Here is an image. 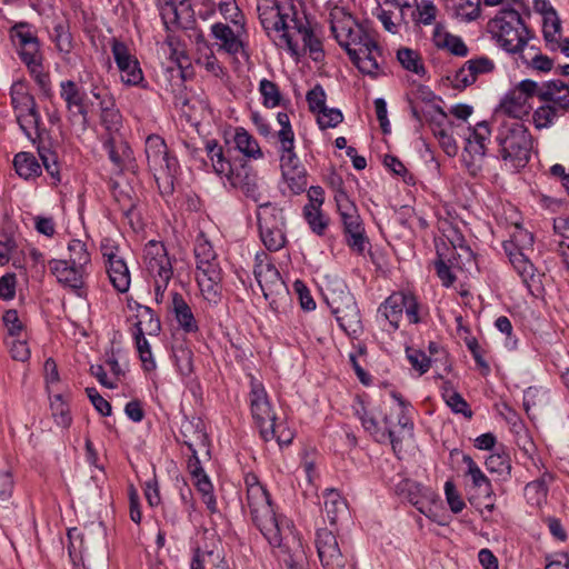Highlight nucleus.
<instances>
[{"instance_id": "obj_16", "label": "nucleus", "mask_w": 569, "mask_h": 569, "mask_svg": "<svg viewBox=\"0 0 569 569\" xmlns=\"http://www.w3.org/2000/svg\"><path fill=\"white\" fill-rule=\"evenodd\" d=\"M403 311L410 323H418V302L410 292H393L379 308V313L389 322L393 330L399 328Z\"/></svg>"}, {"instance_id": "obj_54", "label": "nucleus", "mask_w": 569, "mask_h": 569, "mask_svg": "<svg viewBox=\"0 0 569 569\" xmlns=\"http://www.w3.org/2000/svg\"><path fill=\"white\" fill-rule=\"evenodd\" d=\"M51 411L56 423L62 428L71 425L72 418L68 405L63 401L61 395H56L51 400Z\"/></svg>"}, {"instance_id": "obj_59", "label": "nucleus", "mask_w": 569, "mask_h": 569, "mask_svg": "<svg viewBox=\"0 0 569 569\" xmlns=\"http://www.w3.org/2000/svg\"><path fill=\"white\" fill-rule=\"evenodd\" d=\"M219 11L229 24L246 26L244 16L234 0H227L219 3Z\"/></svg>"}, {"instance_id": "obj_45", "label": "nucleus", "mask_w": 569, "mask_h": 569, "mask_svg": "<svg viewBox=\"0 0 569 569\" xmlns=\"http://www.w3.org/2000/svg\"><path fill=\"white\" fill-rule=\"evenodd\" d=\"M397 59L402 68L418 76L426 72L420 54L410 48H400L397 51Z\"/></svg>"}, {"instance_id": "obj_47", "label": "nucleus", "mask_w": 569, "mask_h": 569, "mask_svg": "<svg viewBox=\"0 0 569 569\" xmlns=\"http://www.w3.org/2000/svg\"><path fill=\"white\" fill-rule=\"evenodd\" d=\"M207 565L227 569L223 558L219 552H214L213 550L206 551L197 549L191 559L190 569H206Z\"/></svg>"}, {"instance_id": "obj_4", "label": "nucleus", "mask_w": 569, "mask_h": 569, "mask_svg": "<svg viewBox=\"0 0 569 569\" xmlns=\"http://www.w3.org/2000/svg\"><path fill=\"white\" fill-rule=\"evenodd\" d=\"M496 141L501 159L512 168L525 167L532 150V138L526 126L516 119H501Z\"/></svg>"}, {"instance_id": "obj_19", "label": "nucleus", "mask_w": 569, "mask_h": 569, "mask_svg": "<svg viewBox=\"0 0 569 569\" xmlns=\"http://www.w3.org/2000/svg\"><path fill=\"white\" fill-rule=\"evenodd\" d=\"M60 97L66 103L70 123L83 132L88 126L86 93L79 89L74 81L66 80L60 83Z\"/></svg>"}, {"instance_id": "obj_26", "label": "nucleus", "mask_w": 569, "mask_h": 569, "mask_svg": "<svg viewBox=\"0 0 569 569\" xmlns=\"http://www.w3.org/2000/svg\"><path fill=\"white\" fill-rule=\"evenodd\" d=\"M102 254L107 258V273L113 288L124 293L130 287V272L127 263L120 257H118L112 248H103Z\"/></svg>"}, {"instance_id": "obj_60", "label": "nucleus", "mask_w": 569, "mask_h": 569, "mask_svg": "<svg viewBox=\"0 0 569 569\" xmlns=\"http://www.w3.org/2000/svg\"><path fill=\"white\" fill-rule=\"evenodd\" d=\"M519 54L523 62L531 64L537 70L549 71L552 68V61L547 56L536 52L535 49H527Z\"/></svg>"}, {"instance_id": "obj_7", "label": "nucleus", "mask_w": 569, "mask_h": 569, "mask_svg": "<svg viewBox=\"0 0 569 569\" xmlns=\"http://www.w3.org/2000/svg\"><path fill=\"white\" fill-rule=\"evenodd\" d=\"M146 157L161 192L171 193L173 178L178 171V161L169 154L167 144L161 137L151 134L147 138Z\"/></svg>"}, {"instance_id": "obj_24", "label": "nucleus", "mask_w": 569, "mask_h": 569, "mask_svg": "<svg viewBox=\"0 0 569 569\" xmlns=\"http://www.w3.org/2000/svg\"><path fill=\"white\" fill-rule=\"evenodd\" d=\"M49 269L60 284L73 291H79L84 287L89 274V271L61 259L50 260Z\"/></svg>"}, {"instance_id": "obj_43", "label": "nucleus", "mask_w": 569, "mask_h": 569, "mask_svg": "<svg viewBox=\"0 0 569 569\" xmlns=\"http://www.w3.org/2000/svg\"><path fill=\"white\" fill-rule=\"evenodd\" d=\"M233 141L236 148L244 156L254 159L262 157V152L257 140L244 129H237Z\"/></svg>"}, {"instance_id": "obj_14", "label": "nucleus", "mask_w": 569, "mask_h": 569, "mask_svg": "<svg viewBox=\"0 0 569 569\" xmlns=\"http://www.w3.org/2000/svg\"><path fill=\"white\" fill-rule=\"evenodd\" d=\"M283 136L282 141H279L282 178L288 188L295 194H299L303 192L307 187L306 170L295 152V139H289L288 134Z\"/></svg>"}, {"instance_id": "obj_38", "label": "nucleus", "mask_w": 569, "mask_h": 569, "mask_svg": "<svg viewBox=\"0 0 569 569\" xmlns=\"http://www.w3.org/2000/svg\"><path fill=\"white\" fill-rule=\"evenodd\" d=\"M257 219L259 230L273 227H284L282 209L271 202L259 204Z\"/></svg>"}, {"instance_id": "obj_57", "label": "nucleus", "mask_w": 569, "mask_h": 569, "mask_svg": "<svg viewBox=\"0 0 569 569\" xmlns=\"http://www.w3.org/2000/svg\"><path fill=\"white\" fill-rule=\"evenodd\" d=\"M559 111L560 110L550 103L539 107L535 110L532 116L535 127L537 129L549 128L559 116Z\"/></svg>"}, {"instance_id": "obj_8", "label": "nucleus", "mask_w": 569, "mask_h": 569, "mask_svg": "<svg viewBox=\"0 0 569 569\" xmlns=\"http://www.w3.org/2000/svg\"><path fill=\"white\" fill-rule=\"evenodd\" d=\"M303 13H298L293 6H268L260 12L263 29L270 33L276 32L292 54H298V40L295 39L293 28Z\"/></svg>"}, {"instance_id": "obj_36", "label": "nucleus", "mask_w": 569, "mask_h": 569, "mask_svg": "<svg viewBox=\"0 0 569 569\" xmlns=\"http://www.w3.org/2000/svg\"><path fill=\"white\" fill-rule=\"evenodd\" d=\"M172 306L176 319L179 326L186 332H194L198 330L197 321L193 317L191 308L187 305L184 299L179 293H173L172 296Z\"/></svg>"}, {"instance_id": "obj_37", "label": "nucleus", "mask_w": 569, "mask_h": 569, "mask_svg": "<svg viewBox=\"0 0 569 569\" xmlns=\"http://www.w3.org/2000/svg\"><path fill=\"white\" fill-rule=\"evenodd\" d=\"M181 436L183 443L188 447L189 450H193V448H200L207 450V436L201 429V422L198 421L196 425L189 420H186L181 423Z\"/></svg>"}, {"instance_id": "obj_31", "label": "nucleus", "mask_w": 569, "mask_h": 569, "mask_svg": "<svg viewBox=\"0 0 569 569\" xmlns=\"http://www.w3.org/2000/svg\"><path fill=\"white\" fill-rule=\"evenodd\" d=\"M292 28L295 29V39L298 40V43L300 41L303 43V49L309 50L311 59L317 62L321 61L325 56L321 40L315 34L313 30L310 28L306 16H301L298 24Z\"/></svg>"}, {"instance_id": "obj_62", "label": "nucleus", "mask_w": 569, "mask_h": 569, "mask_svg": "<svg viewBox=\"0 0 569 569\" xmlns=\"http://www.w3.org/2000/svg\"><path fill=\"white\" fill-rule=\"evenodd\" d=\"M343 116L339 109L323 108L317 112V121L321 129L335 128L342 122Z\"/></svg>"}, {"instance_id": "obj_49", "label": "nucleus", "mask_w": 569, "mask_h": 569, "mask_svg": "<svg viewBox=\"0 0 569 569\" xmlns=\"http://www.w3.org/2000/svg\"><path fill=\"white\" fill-rule=\"evenodd\" d=\"M103 147L108 151L110 160L119 168L124 164L126 159L130 156L128 144L122 141L118 142L114 137H109Z\"/></svg>"}, {"instance_id": "obj_55", "label": "nucleus", "mask_w": 569, "mask_h": 569, "mask_svg": "<svg viewBox=\"0 0 569 569\" xmlns=\"http://www.w3.org/2000/svg\"><path fill=\"white\" fill-rule=\"evenodd\" d=\"M305 218L317 234H322L328 227V221L325 219L320 208L315 204H307L303 209Z\"/></svg>"}, {"instance_id": "obj_30", "label": "nucleus", "mask_w": 569, "mask_h": 569, "mask_svg": "<svg viewBox=\"0 0 569 569\" xmlns=\"http://www.w3.org/2000/svg\"><path fill=\"white\" fill-rule=\"evenodd\" d=\"M91 93L97 100H99L102 126L110 133V137H113V133H117L122 124V117L119 110L114 107V100L104 90H98L94 88Z\"/></svg>"}, {"instance_id": "obj_40", "label": "nucleus", "mask_w": 569, "mask_h": 569, "mask_svg": "<svg viewBox=\"0 0 569 569\" xmlns=\"http://www.w3.org/2000/svg\"><path fill=\"white\" fill-rule=\"evenodd\" d=\"M462 461L467 465V475L470 476L473 488L478 489L480 493L490 498L492 488L486 475L481 471V469L470 456L465 455Z\"/></svg>"}, {"instance_id": "obj_27", "label": "nucleus", "mask_w": 569, "mask_h": 569, "mask_svg": "<svg viewBox=\"0 0 569 569\" xmlns=\"http://www.w3.org/2000/svg\"><path fill=\"white\" fill-rule=\"evenodd\" d=\"M495 62L488 57L470 59L455 74V86L466 88L476 82L480 74L492 72Z\"/></svg>"}, {"instance_id": "obj_13", "label": "nucleus", "mask_w": 569, "mask_h": 569, "mask_svg": "<svg viewBox=\"0 0 569 569\" xmlns=\"http://www.w3.org/2000/svg\"><path fill=\"white\" fill-rule=\"evenodd\" d=\"M538 96L537 83L532 80H522L513 89L509 90L499 103L496 111V119H521L529 114L531 110L530 100Z\"/></svg>"}, {"instance_id": "obj_56", "label": "nucleus", "mask_w": 569, "mask_h": 569, "mask_svg": "<svg viewBox=\"0 0 569 569\" xmlns=\"http://www.w3.org/2000/svg\"><path fill=\"white\" fill-rule=\"evenodd\" d=\"M548 493V488L543 479L535 480L528 483L525 488V496L527 501L532 505L539 507L542 502L546 501Z\"/></svg>"}, {"instance_id": "obj_53", "label": "nucleus", "mask_w": 569, "mask_h": 569, "mask_svg": "<svg viewBox=\"0 0 569 569\" xmlns=\"http://www.w3.org/2000/svg\"><path fill=\"white\" fill-rule=\"evenodd\" d=\"M261 241L270 251L280 250L286 243L283 227H273L259 230Z\"/></svg>"}, {"instance_id": "obj_39", "label": "nucleus", "mask_w": 569, "mask_h": 569, "mask_svg": "<svg viewBox=\"0 0 569 569\" xmlns=\"http://www.w3.org/2000/svg\"><path fill=\"white\" fill-rule=\"evenodd\" d=\"M543 16V38L551 49H556L560 36V20L557 17L556 11L552 7L548 6L547 2L542 1Z\"/></svg>"}, {"instance_id": "obj_42", "label": "nucleus", "mask_w": 569, "mask_h": 569, "mask_svg": "<svg viewBox=\"0 0 569 569\" xmlns=\"http://www.w3.org/2000/svg\"><path fill=\"white\" fill-rule=\"evenodd\" d=\"M72 266H78L89 271L91 264V257L88 251L87 244L78 239H73L68 244V258L63 259Z\"/></svg>"}, {"instance_id": "obj_20", "label": "nucleus", "mask_w": 569, "mask_h": 569, "mask_svg": "<svg viewBox=\"0 0 569 569\" xmlns=\"http://www.w3.org/2000/svg\"><path fill=\"white\" fill-rule=\"evenodd\" d=\"M251 389L249 393L251 416L262 433V429L273 426L277 416L269 401L267 391L261 382L251 378Z\"/></svg>"}, {"instance_id": "obj_12", "label": "nucleus", "mask_w": 569, "mask_h": 569, "mask_svg": "<svg viewBox=\"0 0 569 569\" xmlns=\"http://www.w3.org/2000/svg\"><path fill=\"white\" fill-rule=\"evenodd\" d=\"M335 201L343 224L348 246L356 252L363 253L368 239L365 234V227L358 208L350 200L345 189L341 188L336 190Z\"/></svg>"}, {"instance_id": "obj_3", "label": "nucleus", "mask_w": 569, "mask_h": 569, "mask_svg": "<svg viewBox=\"0 0 569 569\" xmlns=\"http://www.w3.org/2000/svg\"><path fill=\"white\" fill-rule=\"evenodd\" d=\"M206 151L217 174L224 176L233 188L241 190L256 202L260 200L257 174L249 162L242 160L231 162L226 158L222 147L214 140L206 143Z\"/></svg>"}, {"instance_id": "obj_63", "label": "nucleus", "mask_w": 569, "mask_h": 569, "mask_svg": "<svg viewBox=\"0 0 569 569\" xmlns=\"http://www.w3.org/2000/svg\"><path fill=\"white\" fill-rule=\"evenodd\" d=\"M18 52L21 60L27 64L28 68L36 67L38 63L42 62V54L40 52V43L38 39L33 42H29L27 46L19 48Z\"/></svg>"}, {"instance_id": "obj_61", "label": "nucleus", "mask_w": 569, "mask_h": 569, "mask_svg": "<svg viewBox=\"0 0 569 569\" xmlns=\"http://www.w3.org/2000/svg\"><path fill=\"white\" fill-rule=\"evenodd\" d=\"M486 144H481L480 142L472 141L470 138L466 136L465 138V153L470 157L469 166L473 167V170L480 169V162L482 161L486 154Z\"/></svg>"}, {"instance_id": "obj_41", "label": "nucleus", "mask_w": 569, "mask_h": 569, "mask_svg": "<svg viewBox=\"0 0 569 569\" xmlns=\"http://www.w3.org/2000/svg\"><path fill=\"white\" fill-rule=\"evenodd\" d=\"M13 164L17 173L23 179H31L41 173V166L30 152H19L16 154Z\"/></svg>"}, {"instance_id": "obj_10", "label": "nucleus", "mask_w": 569, "mask_h": 569, "mask_svg": "<svg viewBox=\"0 0 569 569\" xmlns=\"http://www.w3.org/2000/svg\"><path fill=\"white\" fill-rule=\"evenodd\" d=\"M330 29L348 56L356 47H362L365 43H371L373 34L358 24L352 16L341 7H335L330 11Z\"/></svg>"}, {"instance_id": "obj_21", "label": "nucleus", "mask_w": 569, "mask_h": 569, "mask_svg": "<svg viewBox=\"0 0 569 569\" xmlns=\"http://www.w3.org/2000/svg\"><path fill=\"white\" fill-rule=\"evenodd\" d=\"M219 50L237 56L244 52L246 26L216 22L210 28Z\"/></svg>"}, {"instance_id": "obj_52", "label": "nucleus", "mask_w": 569, "mask_h": 569, "mask_svg": "<svg viewBox=\"0 0 569 569\" xmlns=\"http://www.w3.org/2000/svg\"><path fill=\"white\" fill-rule=\"evenodd\" d=\"M486 467L489 472H495L506 479L511 472L510 457L502 453H492L486 459Z\"/></svg>"}, {"instance_id": "obj_9", "label": "nucleus", "mask_w": 569, "mask_h": 569, "mask_svg": "<svg viewBox=\"0 0 569 569\" xmlns=\"http://www.w3.org/2000/svg\"><path fill=\"white\" fill-rule=\"evenodd\" d=\"M325 299L346 333L357 335L361 330L359 308L343 282L336 283L335 288H328Z\"/></svg>"}, {"instance_id": "obj_50", "label": "nucleus", "mask_w": 569, "mask_h": 569, "mask_svg": "<svg viewBox=\"0 0 569 569\" xmlns=\"http://www.w3.org/2000/svg\"><path fill=\"white\" fill-rule=\"evenodd\" d=\"M480 0H458L455 6V14L461 21H473L480 16Z\"/></svg>"}, {"instance_id": "obj_11", "label": "nucleus", "mask_w": 569, "mask_h": 569, "mask_svg": "<svg viewBox=\"0 0 569 569\" xmlns=\"http://www.w3.org/2000/svg\"><path fill=\"white\" fill-rule=\"evenodd\" d=\"M143 261L148 273L154 281L156 301L163 300L164 291L172 278V263L163 243L150 240L143 250Z\"/></svg>"}, {"instance_id": "obj_51", "label": "nucleus", "mask_w": 569, "mask_h": 569, "mask_svg": "<svg viewBox=\"0 0 569 569\" xmlns=\"http://www.w3.org/2000/svg\"><path fill=\"white\" fill-rule=\"evenodd\" d=\"M51 39L60 53L69 54L73 49L72 37L66 23L59 22L54 26Z\"/></svg>"}, {"instance_id": "obj_44", "label": "nucleus", "mask_w": 569, "mask_h": 569, "mask_svg": "<svg viewBox=\"0 0 569 569\" xmlns=\"http://www.w3.org/2000/svg\"><path fill=\"white\" fill-rule=\"evenodd\" d=\"M442 397L453 412L461 413L466 418L472 417V411L469 408L467 401L461 397L459 392L455 391L447 381L442 387Z\"/></svg>"}, {"instance_id": "obj_28", "label": "nucleus", "mask_w": 569, "mask_h": 569, "mask_svg": "<svg viewBox=\"0 0 569 569\" xmlns=\"http://www.w3.org/2000/svg\"><path fill=\"white\" fill-rule=\"evenodd\" d=\"M429 114L431 130L435 137L438 139L440 147L449 157H455L458 152V146L452 134L448 131L447 114L439 107H432L429 111Z\"/></svg>"}, {"instance_id": "obj_64", "label": "nucleus", "mask_w": 569, "mask_h": 569, "mask_svg": "<svg viewBox=\"0 0 569 569\" xmlns=\"http://www.w3.org/2000/svg\"><path fill=\"white\" fill-rule=\"evenodd\" d=\"M259 90L263 97V104L266 107L273 108L279 104L281 96L276 83L263 79L260 81Z\"/></svg>"}, {"instance_id": "obj_5", "label": "nucleus", "mask_w": 569, "mask_h": 569, "mask_svg": "<svg viewBox=\"0 0 569 569\" xmlns=\"http://www.w3.org/2000/svg\"><path fill=\"white\" fill-rule=\"evenodd\" d=\"M194 257L197 260L196 277L201 295L207 301L218 303L222 290V271L212 244L203 234L197 237Z\"/></svg>"}, {"instance_id": "obj_33", "label": "nucleus", "mask_w": 569, "mask_h": 569, "mask_svg": "<svg viewBox=\"0 0 569 569\" xmlns=\"http://www.w3.org/2000/svg\"><path fill=\"white\" fill-rule=\"evenodd\" d=\"M432 42L437 48L447 49L458 57H465L468 53V48L461 38L447 32L441 24H436L432 32Z\"/></svg>"}, {"instance_id": "obj_1", "label": "nucleus", "mask_w": 569, "mask_h": 569, "mask_svg": "<svg viewBox=\"0 0 569 569\" xmlns=\"http://www.w3.org/2000/svg\"><path fill=\"white\" fill-rule=\"evenodd\" d=\"M247 505L253 522L273 548L291 551L299 547V538L292 523L274 515L269 495L263 487H253L247 492Z\"/></svg>"}, {"instance_id": "obj_22", "label": "nucleus", "mask_w": 569, "mask_h": 569, "mask_svg": "<svg viewBox=\"0 0 569 569\" xmlns=\"http://www.w3.org/2000/svg\"><path fill=\"white\" fill-rule=\"evenodd\" d=\"M112 54L121 73V80L128 86H138L143 80L139 61L131 50L121 41L113 39Z\"/></svg>"}, {"instance_id": "obj_25", "label": "nucleus", "mask_w": 569, "mask_h": 569, "mask_svg": "<svg viewBox=\"0 0 569 569\" xmlns=\"http://www.w3.org/2000/svg\"><path fill=\"white\" fill-rule=\"evenodd\" d=\"M349 58L362 73L373 78L380 74L379 58H381V50L375 37L371 38V43H365L362 47L352 49Z\"/></svg>"}, {"instance_id": "obj_17", "label": "nucleus", "mask_w": 569, "mask_h": 569, "mask_svg": "<svg viewBox=\"0 0 569 569\" xmlns=\"http://www.w3.org/2000/svg\"><path fill=\"white\" fill-rule=\"evenodd\" d=\"M533 238L531 233L519 229L510 241L505 242L503 248L509 260L525 283H529L535 277V267L523 253L526 247L532 246Z\"/></svg>"}, {"instance_id": "obj_35", "label": "nucleus", "mask_w": 569, "mask_h": 569, "mask_svg": "<svg viewBox=\"0 0 569 569\" xmlns=\"http://www.w3.org/2000/svg\"><path fill=\"white\" fill-rule=\"evenodd\" d=\"M134 333L157 336L161 330L159 318L151 308L139 306L137 309V322Z\"/></svg>"}, {"instance_id": "obj_23", "label": "nucleus", "mask_w": 569, "mask_h": 569, "mask_svg": "<svg viewBox=\"0 0 569 569\" xmlns=\"http://www.w3.org/2000/svg\"><path fill=\"white\" fill-rule=\"evenodd\" d=\"M396 492L406 498L421 513L428 515L431 511V505L436 501L437 495L420 483L403 479L396 486Z\"/></svg>"}, {"instance_id": "obj_46", "label": "nucleus", "mask_w": 569, "mask_h": 569, "mask_svg": "<svg viewBox=\"0 0 569 569\" xmlns=\"http://www.w3.org/2000/svg\"><path fill=\"white\" fill-rule=\"evenodd\" d=\"M273 426L262 429L261 437L264 441L276 439L280 446H288L293 439L292 430L282 421H274Z\"/></svg>"}, {"instance_id": "obj_48", "label": "nucleus", "mask_w": 569, "mask_h": 569, "mask_svg": "<svg viewBox=\"0 0 569 569\" xmlns=\"http://www.w3.org/2000/svg\"><path fill=\"white\" fill-rule=\"evenodd\" d=\"M546 402V392L536 387H529L523 393V408L529 417H535Z\"/></svg>"}, {"instance_id": "obj_18", "label": "nucleus", "mask_w": 569, "mask_h": 569, "mask_svg": "<svg viewBox=\"0 0 569 569\" xmlns=\"http://www.w3.org/2000/svg\"><path fill=\"white\" fill-rule=\"evenodd\" d=\"M315 543L323 569H352L332 531L326 528L319 529Z\"/></svg>"}, {"instance_id": "obj_6", "label": "nucleus", "mask_w": 569, "mask_h": 569, "mask_svg": "<svg viewBox=\"0 0 569 569\" xmlns=\"http://www.w3.org/2000/svg\"><path fill=\"white\" fill-rule=\"evenodd\" d=\"M254 260L253 273L270 308L277 313L286 311L290 302V295L279 271L264 252L257 253Z\"/></svg>"}, {"instance_id": "obj_2", "label": "nucleus", "mask_w": 569, "mask_h": 569, "mask_svg": "<svg viewBox=\"0 0 569 569\" xmlns=\"http://www.w3.org/2000/svg\"><path fill=\"white\" fill-rule=\"evenodd\" d=\"M487 31L497 44L509 53L533 50V38L520 13L511 8L500 9L487 23Z\"/></svg>"}, {"instance_id": "obj_15", "label": "nucleus", "mask_w": 569, "mask_h": 569, "mask_svg": "<svg viewBox=\"0 0 569 569\" xmlns=\"http://www.w3.org/2000/svg\"><path fill=\"white\" fill-rule=\"evenodd\" d=\"M395 398L398 403L386 408L382 426L386 441H389L393 449L406 436H410L412 430L409 406L400 397Z\"/></svg>"}, {"instance_id": "obj_29", "label": "nucleus", "mask_w": 569, "mask_h": 569, "mask_svg": "<svg viewBox=\"0 0 569 569\" xmlns=\"http://www.w3.org/2000/svg\"><path fill=\"white\" fill-rule=\"evenodd\" d=\"M12 103L18 111L17 118L21 129L27 136H30L28 129L38 128L41 120L33 97L27 92H18L17 96L12 97Z\"/></svg>"}, {"instance_id": "obj_58", "label": "nucleus", "mask_w": 569, "mask_h": 569, "mask_svg": "<svg viewBox=\"0 0 569 569\" xmlns=\"http://www.w3.org/2000/svg\"><path fill=\"white\" fill-rule=\"evenodd\" d=\"M416 10L412 11L415 20L419 23L431 24L437 17V7L430 0H421L419 3L416 1L413 7Z\"/></svg>"}, {"instance_id": "obj_32", "label": "nucleus", "mask_w": 569, "mask_h": 569, "mask_svg": "<svg viewBox=\"0 0 569 569\" xmlns=\"http://www.w3.org/2000/svg\"><path fill=\"white\" fill-rule=\"evenodd\" d=\"M538 97L551 103L561 112L569 109V86L561 80L547 82L542 88L537 87Z\"/></svg>"}, {"instance_id": "obj_34", "label": "nucleus", "mask_w": 569, "mask_h": 569, "mask_svg": "<svg viewBox=\"0 0 569 569\" xmlns=\"http://www.w3.org/2000/svg\"><path fill=\"white\" fill-rule=\"evenodd\" d=\"M325 513L330 525H336L340 518L348 513L347 502L335 489H327L323 493Z\"/></svg>"}]
</instances>
